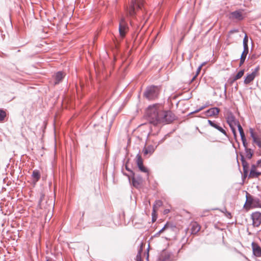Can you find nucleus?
<instances>
[{"label": "nucleus", "instance_id": "f257e3e1", "mask_svg": "<svg viewBox=\"0 0 261 261\" xmlns=\"http://www.w3.org/2000/svg\"><path fill=\"white\" fill-rule=\"evenodd\" d=\"M163 110V105L160 103H155L149 106L146 110V115L150 123L154 126L159 124V121Z\"/></svg>", "mask_w": 261, "mask_h": 261}, {"label": "nucleus", "instance_id": "f03ea898", "mask_svg": "<svg viewBox=\"0 0 261 261\" xmlns=\"http://www.w3.org/2000/svg\"><path fill=\"white\" fill-rule=\"evenodd\" d=\"M143 5V0H132L129 7L127 9V14L131 17L134 16L137 11L142 9Z\"/></svg>", "mask_w": 261, "mask_h": 261}, {"label": "nucleus", "instance_id": "7ed1b4c3", "mask_svg": "<svg viewBox=\"0 0 261 261\" xmlns=\"http://www.w3.org/2000/svg\"><path fill=\"white\" fill-rule=\"evenodd\" d=\"M160 87L157 86H151L146 88L144 96L148 100L154 99L158 96Z\"/></svg>", "mask_w": 261, "mask_h": 261}, {"label": "nucleus", "instance_id": "20e7f679", "mask_svg": "<svg viewBox=\"0 0 261 261\" xmlns=\"http://www.w3.org/2000/svg\"><path fill=\"white\" fill-rule=\"evenodd\" d=\"M160 115L161 116L159 121V124L162 123H170L175 118V116L171 111H164L163 108L162 112Z\"/></svg>", "mask_w": 261, "mask_h": 261}, {"label": "nucleus", "instance_id": "39448f33", "mask_svg": "<svg viewBox=\"0 0 261 261\" xmlns=\"http://www.w3.org/2000/svg\"><path fill=\"white\" fill-rule=\"evenodd\" d=\"M228 18L234 22L240 21L245 18V14L243 10H237L229 14Z\"/></svg>", "mask_w": 261, "mask_h": 261}, {"label": "nucleus", "instance_id": "423d86ee", "mask_svg": "<svg viewBox=\"0 0 261 261\" xmlns=\"http://www.w3.org/2000/svg\"><path fill=\"white\" fill-rule=\"evenodd\" d=\"M128 26L125 18L122 17L119 20V33L120 37L123 38L128 31Z\"/></svg>", "mask_w": 261, "mask_h": 261}, {"label": "nucleus", "instance_id": "0eeeda50", "mask_svg": "<svg viewBox=\"0 0 261 261\" xmlns=\"http://www.w3.org/2000/svg\"><path fill=\"white\" fill-rule=\"evenodd\" d=\"M227 122L229 124L234 136L236 135L235 126L239 123L235 117L231 112H228L227 114Z\"/></svg>", "mask_w": 261, "mask_h": 261}, {"label": "nucleus", "instance_id": "6e6552de", "mask_svg": "<svg viewBox=\"0 0 261 261\" xmlns=\"http://www.w3.org/2000/svg\"><path fill=\"white\" fill-rule=\"evenodd\" d=\"M162 142H163V140L161 141L157 145L150 144L144 146L142 149V153H143V155L146 157H149L151 155L157 148L158 145Z\"/></svg>", "mask_w": 261, "mask_h": 261}, {"label": "nucleus", "instance_id": "1a4fd4ad", "mask_svg": "<svg viewBox=\"0 0 261 261\" xmlns=\"http://www.w3.org/2000/svg\"><path fill=\"white\" fill-rule=\"evenodd\" d=\"M136 163L139 170L144 173L148 174V169L143 166V161L140 153H138L136 155Z\"/></svg>", "mask_w": 261, "mask_h": 261}, {"label": "nucleus", "instance_id": "9d476101", "mask_svg": "<svg viewBox=\"0 0 261 261\" xmlns=\"http://www.w3.org/2000/svg\"><path fill=\"white\" fill-rule=\"evenodd\" d=\"M252 224L254 227H258L261 223V214L259 212L253 213L251 215Z\"/></svg>", "mask_w": 261, "mask_h": 261}, {"label": "nucleus", "instance_id": "9b49d317", "mask_svg": "<svg viewBox=\"0 0 261 261\" xmlns=\"http://www.w3.org/2000/svg\"><path fill=\"white\" fill-rule=\"evenodd\" d=\"M65 74L62 71L57 72L53 76V80H54V84L57 85L61 83L63 78L65 77Z\"/></svg>", "mask_w": 261, "mask_h": 261}, {"label": "nucleus", "instance_id": "f8f14e48", "mask_svg": "<svg viewBox=\"0 0 261 261\" xmlns=\"http://www.w3.org/2000/svg\"><path fill=\"white\" fill-rule=\"evenodd\" d=\"M259 67H256L254 70L251 73L248 74L244 80V83L245 84H248L252 82L254 78L256 76L257 72L258 71Z\"/></svg>", "mask_w": 261, "mask_h": 261}, {"label": "nucleus", "instance_id": "ddd939ff", "mask_svg": "<svg viewBox=\"0 0 261 261\" xmlns=\"http://www.w3.org/2000/svg\"><path fill=\"white\" fill-rule=\"evenodd\" d=\"M166 224L168 225V227H167V231H168L169 233L173 232V234L175 235L178 231L179 229L178 227L173 223L167 222Z\"/></svg>", "mask_w": 261, "mask_h": 261}, {"label": "nucleus", "instance_id": "4468645a", "mask_svg": "<svg viewBox=\"0 0 261 261\" xmlns=\"http://www.w3.org/2000/svg\"><path fill=\"white\" fill-rule=\"evenodd\" d=\"M252 248L253 254L256 256H261V248L260 247L255 243H252Z\"/></svg>", "mask_w": 261, "mask_h": 261}, {"label": "nucleus", "instance_id": "2eb2a0df", "mask_svg": "<svg viewBox=\"0 0 261 261\" xmlns=\"http://www.w3.org/2000/svg\"><path fill=\"white\" fill-rule=\"evenodd\" d=\"M219 112V109L216 107H214L207 110L205 112V114L207 116H215L217 115Z\"/></svg>", "mask_w": 261, "mask_h": 261}, {"label": "nucleus", "instance_id": "dca6fc26", "mask_svg": "<svg viewBox=\"0 0 261 261\" xmlns=\"http://www.w3.org/2000/svg\"><path fill=\"white\" fill-rule=\"evenodd\" d=\"M254 200H255L253 199L251 196H250L247 193L246 201L244 205V207H245L246 208H249Z\"/></svg>", "mask_w": 261, "mask_h": 261}, {"label": "nucleus", "instance_id": "f3484780", "mask_svg": "<svg viewBox=\"0 0 261 261\" xmlns=\"http://www.w3.org/2000/svg\"><path fill=\"white\" fill-rule=\"evenodd\" d=\"M200 229V225L197 222H193L191 224V233L192 234L197 233Z\"/></svg>", "mask_w": 261, "mask_h": 261}, {"label": "nucleus", "instance_id": "a211bd4d", "mask_svg": "<svg viewBox=\"0 0 261 261\" xmlns=\"http://www.w3.org/2000/svg\"><path fill=\"white\" fill-rule=\"evenodd\" d=\"M248 53V48H247V49H245V48H244V50L242 54V55L241 56L240 58V66H241L245 62L246 57Z\"/></svg>", "mask_w": 261, "mask_h": 261}, {"label": "nucleus", "instance_id": "6ab92c4d", "mask_svg": "<svg viewBox=\"0 0 261 261\" xmlns=\"http://www.w3.org/2000/svg\"><path fill=\"white\" fill-rule=\"evenodd\" d=\"M32 176L35 182H37L40 178V173L39 171L37 170H34L33 171Z\"/></svg>", "mask_w": 261, "mask_h": 261}, {"label": "nucleus", "instance_id": "aec40b11", "mask_svg": "<svg viewBox=\"0 0 261 261\" xmlns=\"http://www.w3.org/2000/svg\"><path fill=\"white\" fill-rule=\"evenodd\" d=\"M177 94L171 96L170 98V101L172 106L175 105L176 107L178 106V105L179 102V100H177L176 98L177 97Z\"/></svg>", "mask_w": 261, "mask_h": 261}, {"label": "nucleus", "instance_id": "412c9836", "mask_svg": "<svg viewBox=\"0 0 261 261\" xmlns=\"http://www.w3.org/2000/svg\"><path fill=\"white\" fill-rule=\"evenodd\" d=\"M133 177H132L133 185L135 187L138 188L141 184V180H140V179L138 180L135 177L134 175H133Z\"/></svg>", "mask_w": 261, "mask_h": 261}, {"label": "nucleus", "instance_id": "4be33fe9", "mask_svg": "<svg viewBox=\"0 0 261 261\" xmlns=\"http://www.w3.org/2000/svg\"><path fill=\"white\" fill-rule=\"evenodd\" d=\"M163 204V202L161 200H156L155 201L154 204L153 206V210H154L155 211H157L158 209L161 207Z\"/></svg>", "mask_w": 261, "mask_h": 261}, {"label": "nucleus", "instance_id": "5701e85b", "mask_svg": "<svg viewBox=\"0 0 261 261\" xmlns=\"http://www.w3.org/2000/svg\"><path fill=\"white\" fill-rule=\"evenodd\" d=\"M244 73V70H241L236 74L233 79V81H236L241 78Z\"/></svg>", "mask_w": 261, "mask_h": 261}, {"label": "nucleus", "instance_id": "b1692460", "mask_svg": "<svg viewBox=\"0 0 261 261\" xmlns=\"http://www.w3.org/2000/svg\"><path fill=\"white\" fill-rule=\"evenodd\" d=\"M255 166L253 165L252 166L251 170H250V174H249L250 177L256 178V171H255Z\"/></svg>", "mask_w": 261, "mask_h": 261}, {"label": "nucleus", "instance_id": "393cba45", "mask_svg": "<svg viewBox=\"0 0 261 261\" xmlns=\"http://www.w3.org/2000/svg\"><path fill=\"white\" fill-rule=\"evenodd\" d=\"M248 39L247 35H245L244 39H243V47L245 48V49H247V48H248Z\"/></svg>", "mask_w": 261, "mask_h": 261}, {"label": "nucleus", "instance_id": "a878e982", "mask_svg": "<svg viewBox=\"0 0 261 261\" xmlns=\"http://www.w3.org/2000/svg\"><path fill=\"white\" fill-rule=\"evenodd\" d=\"M214 128L218 130L219 132H221L224 135L226 136V131L221 126H219L217 124H216L214 126Z\"/></svg>", "mask_w": 261, "mask_h": 261}, {"label": "nucleus", "instance_id": "bb28decb", "mask_svg": "<svg viewBox=\"0 0 261 261\" xmlns=\"http://www.w3.org/2000/svg\"><path fill=\"white\" fill-rule=\"evenodd\" d=\"M6 116V112L2 109H0V121H3L5 119Z\"/></svg>", "mask_w": 261, "mask_h": 261}, {"label": "nucleus", "instance_id": "cd10ccee", "mask_svg": "<svg viewBox=\"0 0 261 261\" xmlns=\"http://www.w3.org/2000/svg\"><path fill=\"white\" fill-rule=\"evenodd\" d=\"M142 251V248H140L139 250L138 253L136 255V261H142L141 260V252Z\"/></svg>", "mask_w": 261, "mask_h": 261}, {"label": "nucleus", "instance_id": "c85d7f7f", "mask_svg": "<svg viewBox=\"0 0 261 261\" xmlns=\"http://www.w3.org/2000/svg\"><path fill=\"white\" fill-rule=\"evenodd\" d=\"M156 211H155L154 210H152V212L151 214L152 222H154L157 219L158 216L156 214Z\"/></svg>", "mask_w": 261, "mask_h": 261}, {"label": "nucleus", "instance_id": "c756f323", "mask_svg": "<svg viewBox=\"0 0 261 261\" xmlns=\"http://www.w3.org/2000/svg\"><path fill=\"white\" fill-rule=\"evenodd\" d=\"M249 132H250L251 137L253 139V141L254 140H255V139L257 138V137L255 136V135L254 134V130H253V129L252 128H249Z\"/></svg>", "mask_w": 261, "mask_h": 261}, {"label": "nucleus", "instance_id": "7c9ffc66", "mask_svg": "<svg viewBox=\"0 0 261 261\" xmlns=\"http://www.w3.org/2000/svg\"><path fill=\"white\" fill-rule=\"evenodd\" d=\"M246 156L248 159H251L252 156V153L250 149H246Z\"/></svg>", "mask_w": 261, "mask_h": 261}, {"label": "nucleus", "instance_id": "2f4dec72", "mask_svg": "<svg viewBox=\"0 0 261 261\" xmlns=\"http://www.w3.org/2000/svg\"><path fill=\"white\" fill-rule=\"evenodd\" d=\"M253 142L255 143L260 148H261V141L259 138H256L255 140H253Z\"/></svg>", "mask_w": 261, "mask_h": 261}, {"label": "nucleus", "instance_id": "473e14b6", "mask_svg": "<svg viewBox=\"0 0 261 261\" xmlns=\"http://www.w3.org/2000/svg\"><path fill=\"white\" fill-rule=\"evenodd\" d=\"M168 227V225L166 224L164 225V226L156 234V235H159L161 233L163 232L165 230H167V227Z\"/></svg>", "mask_w": 261, "mask_h": 261}, {"label": "nucleus", "instance_id": "72a5a7b5", "mask_svg": "<svg viewBox=\"0 0 261 261\" xmlns=\"http://www.w3.org/2000/svg\"><path fill=\"white\" fill-rule=\"evenodd\" d=\"M242 165L244 168V170H245L246 168L247 167L248 164L247 162L245 161L243 156H242Z\"/></svg>", "mask_w": 261, "mask_h": 261}, {"label": "nucleus", "instance_id": "f704fd0d", "mask_svg": "<svg viewBox=\"0 0 261 261\" xmlns=\"http://www.w3.org/2000/svg\"><path fill=\"white\" fill-rule=\"evenodd\" d=\"M204 108H205L204 106H202V107H200L199 109L195 110V111L191 112V114L197 113V112H199L200 111L203 110Z\"/></svg>", "mask_w": 261, "mask_h": 261}, {"label": "nucleus", "instance_id": "c9c22d12", "mask_svg": "<svg viewBox=\"0 0 261 261\" xmlns=\"http://www.w3.org/2000/svg\"><path fill=\"white\" fill-rule=\"evenodd\" d=\"M208 122V123L212 127H214V126L215 125V124L216 123H215L214 122L210 120H208L207 121Z\"/></svg>", "mask_w": 261, "mask_h": 261}, {"label": "nucleus", "instance_id": "e433bc0d", "mask_svg": "<svg viewBox=\"0 0 261 261\" xmlns=\"http://www.w3.org/2000/svg\"><path fill=\"white\" fill-rule=\"evenodd\" d=\"M236 125L238 126L239 132H242L243 131V128L242 127L239 122Z\"/></svg>", "mask_w": 261, "mask_h": 261}, {"label": "nucleus", "instance_id": "4c0bfd02", "mask_svg": "<svg viewBox=\"0 0 261 261\" xmlns=\"http://www.w3.org/2000/svg\"><path fill=\"white\" fill-rule=\"evenodd\" d=\"M203 66V64H201L200 66H199L198 67V68H197V73H196V75H198L199 74V73L200 72L201 69V68Z\"/></svg>", "mask_w": 261, "mask_h": 261}, {"label": "nucleus", "instance_id": "58836bf2", "mask_svg": "<svg viewBox=\"0 0 261 261\" xmlns=\"http://www.w3.org/2000/svg\"><path fill=\"white\" fill-rule=\"evenodd\" d=\"M44 195L42 194L41 197H40V199L39 200V202H38L39 205L41 204V202L42 201V200L44 198Z\"/></svg>", "mask_w": 261, "mask_h": 261}, {"label": "nucleus", "instance_id": "ea45409f", "mask_svg": "<svg viewBox=\"0 0 261 261\" xmlns=\"http://www.w3.org/2000/svg\"><path fill=\"white\" fill-rule=\"evenodd\" d=\"M239 133H240L241 138H244V137H245L244 131H242V132H239Z\"/></svg>", "mask_w": 261, "mask_h": 261}, {"label": "nucleus", "instance_id": "a19ab883", "mask_svg": "<svg viewBox=\"0 0 261 261\" xmlns=\"http://www.w3.org/2000/svg\"><path fill=\"white\" fill-rule=\"evenodd\" d=\"M239 133H240L241 138H244V137H245L244 131H242V132H239Z\"/></svg>", "mask_w": 261, "mask_h": 261}, {"label": "nucleus", "instance_id": "79ce46f5", "mask_svg": "<svg viewBox=\"0 0 261 261\" xmlns=\"http://www.w3.org/2000/svg\"><path fill=\"white\" fill-rule=\"evenodd\" d=\"M125 168L127 171H129L132 174V175H134V173L133 171L130 170L127 166H126Z\"/></svg>", "mask_w": 261, "mask_h": 261}, {"label": "nucleus", "instance_id": "37998d69", "mask_svg": "<svg viewBox=\"0 0 261 261\" xmlns=\"http://www.w3.org/2000/svg\"><path fill=\"white\" fill-rule=\"evenodd\" d=\"M257 164L258 166L261 167V159L257 161Z\"/></svg>", "mask_w": 261, "mask_h": 261}, {"label": "nucleus", "instance_id": "c03bdc74", "mask_svg": "<svg viewBox=\"0 0 261 261\" xmlns=\"http://www.w3.org/2000/svg\"><path fill=\"white\" fill-rule=\"evenodd\" d=\"M260 175H261V172H256V178L258 177Z\"/></svg>", "mask_w": 261, "mask_h": 261}, {"label": "nucleus", "instance_id": "a18cd8bd", "mask_svg": "<svg viewBox=\"0 0 261 261\" xmlns=\"http://www.w3.org/2000/svg\"><path fill=\"white\" fill-rule=\"evenodd\" d=\"M169 212V210L168 209H166L164 210V214H168Z\"/></svg>", "mask_w": 261, "mask_h": 261}, {"label": "nucleus", "instance_id": "49530a36", "mask_svg": "<svg viewBox=\"0 0 261 261\" xmlns=\"http://www.w3.org/2000/svg\"><path fill=\"white\" fill-rule=\"evenodd\" d=\"M242 143H243V146L245 147V148L246 149H247V143H246V142H243Z\"/></svg>", "mask_w": 261, "mask_h": 261}, {"label": "nucleus", "instance_id": "de8ad7c7", "mask_svg": "<svg viewBox=\"0 0 261 261\" xmlns=\"http://www.w3.org/2000/svg\"><path fill=\"white\" fill-rule=\"evenodd\" d=\"M241 140L242 141V142L246 141L245 137H244V138H241Z\"/></svg>", "mask_w": 261, "mask_h": 261}, {"label": "nucleus", "instance_id": "09e8293b", "mask_svg": "<svg viewBox=\"0 0 261 261\" xmlns=\"http://www.w3.org/2000/svg\"><path fill=\"white\" fill-rule=\"evenodd\" d=\"M148 257H149V253H148V252H147V257H146V259L147 260H148Z\"/></svg>", "mask_w": 261, "mask_h": 261}, {"label": "nucleus", "instance_id": "8fccbe9b", "mask_svg": "<svg viewBox=\"0 0 261 261\" xmlns=\"http://www.w3.org/2000/svg\"><path fill=\"white\" fill-rule=\"evenodd\" d=\"M46 261H54V260H53V259H47Z\"/></svg>", "mask_w": 261, "mask_h": 261}, {"label": "nucleus", "instance_id": "3c124183", "mask_svg": "<svg viewBox=\"0 0 261 261\" xmlns=\"http://www.w3.org/2000/svg\"><path fill=\"white\" fill-rule=\"evenodd\" d=\"M195 76H194V77H193L192 80L191 81V82L192 81H193V80H194V79H195Z\"/></svg>", "mask_w": 261, "mask_h": 261}, {"label": "nucleus", "instance_id": "603ef678", "mask_svg": "<svg viewBox=\"0 0 261 261\" xmlns=\"http://www.w3.org/2000/svg\"><path fill=\"white\" fill-rule=\"evenodd\" d=\"M189 99V98H183L182 99H183V100H186V99Z\"/></svg>", "mask_w": 261, "mask_h": 261}, {"label": "nucleus", "instance_id": "864d4df0", "mask_svg": "<svg viewBox=\"0 0 261 261\" xmlns=\"http://www.w3.org/2000/svg\"><path fill=\"white\" fill-rule=\"evenodd\" d=\"M260 25H261V23H260Z\"/></svg>", "mask_w": 261, "mask_h": 261}]
</instances>
